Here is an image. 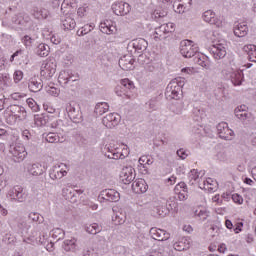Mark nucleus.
Returning a JSON list of instances; mask_svg holds the SVG:
<instances>
[{
    "label": "nucleus",
    "instance_id": "obj_33",
    "mask_svg": "<svg viewBox=\"0 0 256 256\" xmlns=\"http://www.w3.org/2000/svg\"><path fill=\"white\" fill-rule=\"evenodd\" d=\"M243 50L247 53L249 61L256 63V46L249 44L244 46Z\"/></svg>",
    "mask_w": 256,
    "mask_h": 256
},
{
    "label": "nucleus",
    "instance_id": "obj_10",
    "mask_svg": "<svg viewBox=\"0 0 256 256\" xmlns=\"http://www.w3.org/2000/svg\"><path fill=\"white\" fill-rule=\"evenodd\" d=\"M112 11L115 15H118L120 17H125V15H129L131 11V5L127 2H114L112 4Z\"/></svg>",
    "mask_w": 256,
    "mask_h": 256
},
{
    "label": "nucleus",
    "instance_id": "obj_57",
    "mask_svg": "<svg viewBox=\"0 0 256 256\" xmlns=\"http://www.w3.org/2000/svg\"><path fill=\"white\" fill-rule=\"evenodd\" d=\"M162 26L164 27V31L167 35V33H173L175 31V24L173 23H167V24H162Z\"/></svg>",
    "mask_w": 256,
    "mask_h": 256
},
{
    "label": "nucleus",
    "instance_id": "obj_52",
    "mask_svg": "<svg viewBox=\"0 0 256 256\" xmlns=\"http://www.w3.org/2000/svg\"><path fill=\"white\" fill-rule=\"evenodd\" d=\"M192 113L194 115V117H196V121H201V119H203V110L201 108L195 107L192 110Z\"/></svg>",
    "mask_w": 256,
    "mask_h": 256
},
{
    "label": "nucleus",
    "instance_id": "obj_48",
    "mask_svg": "<svg viewBox=\"0 0 256 256\" xmlns=\"http://www.w3.org/2000/svg\"><path fill=\"white\" fill-rule=\"evenodd\" d=\"M112 221H114L115 225H123L125 223V216L122 213H116L112 217Z\"/></svg>",
    "mask_w": 256,
    "mask_h": 256
},
{
    "label": "nucleus",
    "instance_id": "obj_17",
    "mask_svg": "<svg viewBox=\"0 0 256 256\" xmlns=\"http://www.w3.org/2000/svg\"><path fill=\"white\" fill-rule=\"evenodd\" d=\"M148 46L149 43L143 38L134 39L128 44V47H132L137 53H143V51H147Z\"/></svg>",
    "mask_w": 256,
    "mask_h": 256
},
{
    "label": "nucleus",
    "instance_id": "obj_2",
    "mask_svg": "<svg viewBox=\"0 0 256 256\" xmlns=\"http://www.w3.org/2000/svg\"><path fill=\"white\" fill-rule=\"evenodd\" d=\"M199 52V47L191 40H183L180 42V53L186 59H193Z\"/></svg>",
    "mask_w": 256,
    "mask_h": 256
},
{
    "label": "nucleus",
    "instance_id": "obj_18",
    "mask_svg": "<svg viewBox=\"0 0 256 256\" xmlns=\"http://www.w3.org/2000/svg\"><path fill=\"white\" fill-rule=\"evenodd\" d=\"M100 31L106 35H113L117 33V26H115V22L112 20H104V22L100 23Z\"/></svg>",
    "mask_w": 256,
    "mask_h": 256
},
{
    "label": "nucleus",
    "instance_id": "obj_41",
    "mask_svg": "<svg viewBox=\"0 0 256 256\" xmlns=\"http://www.w3.org/2000/svg\"><path fill=\"white\" fill-rule=\"evenodd\" d=\"M28 218L30 219V221H33V223H38V225H41V223H45V218L37 212H31L28 215Z\"/></svg>",
    "mask_w": 256,
    "mask_h": 256
},
{
    "label": "nucleus",
    "instance_id": "obj_55",
    "mask_svg": "<svg viewBox=\"0 0 256 256\" xmlns=\"http://www.w3.org/2000/svg\"><path fill=\"white\" fill-rule=\"evenodd\" d=\"M140 165H153V160H151V158H149V156H142L139 158L138 160Z\"/></svg>",
    "mask_w": 256,
    "mask_h": 256
},
{
    "label": "nucleus",
    "instance_id": "obj_31",
    "mask_svg": "<svg viewBox=\"0 0 256 256\" xmlns=\"http://www.w3.org/2000/svg\"><path fill=\"white\" fill-rule=\"evenodd\" d=\"M194 63H197V65H200V67H204L205 69H209V62H207V56H204L199 51L196 55L192 58Z\"/></svg>",
    "mask_w": 256,
    "mask_h": 256
},
{
    "label": "nucleus",
    "instance_id": "obj_46",
    "mask_svg": "<svg viewBox=\"0 0 256 256\" xmlns=\"http://www.w3.org/2000/svg\"><path fill=\"white\" fill-rule=\"evenodd\" d=\"M26 103L29 109H31V111H33L34 113H37V111H39L40 107L37 105V102L33 100V98H28L26 100Z\"/></svg>",
    "mask_w": 256,
    "mask_h": 256
},
{
    "label": "nucleus",
    "instance_id": "obj_51",
    "mask_svg": "<svg viewBox=\"0 0 256 256\" xmlns=\"http://www.w3.org/2000/svg\"><path fill=\"white\" fill-rule=\"evenodd\" d=\"M156 213L160 217H167V215H169V209H167L165 206H158L156 208Z\"/></svg>",
    "mask_w": 256,
    "mask_h": 256
},
{
    "label": "nucleus",
    "instance_id": "obj_64",
    "mask_svg": "<svg viewBox=\"0 0 256 256\" xmlns=\"http://www.w3.org/2000/svg\"><path fill=\"white\" fill-rule=\"evenodd\" d=\"M176 153H177L178 157H180V159H187V157H188L187 152L183 148H180L179 150H177Z\"/></svg>",
    "mask_w": 256,
    "mask_h": 256
},
{
    "label": "nucleus",
    "instance_id": "obj_21",
    "mask_svg": "<svg viewBox=\"0 0 256 256\" xmlns=\"http://www.w3.org/2000/svg\"><path fill=\"white\" fill-rule=\"evenodd\" d=\"M233 33L235 37H246L249 33V27L245 23L235 22L233 26Z\"/></svg>",
    "mask_w": 256,
    "mask_h": 256
},
{
    "label": "nucleus",
    "instance_id": "obj_13",
    "mask_svg": "<svg viewBox=\"0 0 256 256\" xmlns=\"http://www.w3.org/2000/svg\"><path fill=\"white\" fill-rule=\"evenodd\" d=\"M101 199L104 201H109L110 203H117L121 199V194L115 189H105L100 192Z\"/></svg>",
    "mask_w": 256,
    "mask_h": 256
},
{
    "label": "nucleus",
    "instance_id": "obj_56",
    "mask_svg": "<svg viewBox=\"0 0 256 256\" xmlns=\"http://www.w3.org/2000/svg\"><path fill=\"white\" fill-rule=\"evenodd\" d=\"M188 177L190 179L191 185H193L192 181H197V179H199V173L197 172V170L193 169V170L190 171Z\"/></svg>",
    "mask_w": 256,
    "mask_h": 256
},
{
    "label": "nucleus",
    "instance_id": "obj_27",
    "mask_svg": "<svg viewBox=\"0 0 256 256\" xmlns=\"http://www.w3.org/2000/svg\"><path fill=\"white\" fill-rule=\"evenodd\" d=\"M235 115L237 119L242 121L243 125H249L251 123V114L247 113L246 109H235Z\"/></svg>",
    "mask_w": 256,
    "mask_h": 256
},
{
    "label": "nucleus",
    "instance_id": "obj_15",
    "mask_svg": "<svg viewBox=\"0 0 256 256\" xmlns=\"http://www.w3.org/2000/svg\"><path fill=\"white\" fill-rule=\"evenodd\" d=\"M183 91H181L179 89V87H175V83H169L168 86L166 87V91H165V97L166 99H168L169 101H171V99H181V96Z\"/></svg>",
    "mask_w": 256,
    "mask_h": 256
},
{
    "label": "nucleus",
    "instance_id": "obj_59",
    "mask_svg": "<svg viewBox=\"0 0 256 256\" xmlns=\"http://www.w3.org/2000/svg\"><path fill=\"white\" fill-rule=\"evenodd\" d=\"M180 189H182L183 193H187V184H185V182L178 183L175 186L174 191L177 193Z\"/></svg>",
    "mask_w": 256,
    "mask_h": 256
},
{
    "label": "nucleus",
    "instance_id": "obj_35",
    "mask_svg": "<svg viewBox=\"0 0 256 256\" xmlns=\"http://www.w3.org/2000/svg\"><path fill=\"white\" fill-rule=\"evenodd\" d=\"M34 123L37 127H45L49 123V115L40 114L34 116Z\"/></svg>",
    "mask_w": 256,
    "mask_h": 256
},
{
    "label": "nucleus",
    "instance_id": "obj_16",
    "mask_svg": "<svg viewBox=\"0 0 256 256\" xmlns=\"http://www.w3.org/2000/svg\"><path fill=\"white\" fill-rule=\"evenodd\" d=\"M120 179L124 185H129L135 179V169L133 167H125L120 173Z\"/></svg>",
    "mask_w": 256,
    "mask_h": 256
},
{
    "label": "nucleus",
    "instance_id": "obj_19",
    "mask_svg": "<svg viewBox=\"0 0 256 256\" xmlns=\"http://www.w3.org/2000/svg\"><path fill=\"white\" fill-rule=\"evenodd\" d=\"M134 63L135 60L133 57H131V55H124L119 59V67H121L123 71H131L135 69V66H133Z\"/></svg>",
    "mask_w": 256,
    "mask_h": 256
},
{
    "label": "nucleus",
    "instance_id": "obj_43",
    "mask_svg": "<svg viewBox=\"0 0 256 256\" xmlns=\"http://www.w3.org/2000/svg\"><path fill=\"white\" fill-rule=\"evenodd\" d=\"M170 109L175 115H181L185 109V103L177 102L176 104H173Z\"/></svg>",
    "mask_w": 256,
    "mask_h": 256
},
{
    "label": "nucleus",
    "instance_id": "obj_39",
    "mask_svg": "<svg viewBox=\"0 0 256 256\" xmlns=\"http://www.w3.org/2000/svg\"><path fill=\"white\" fill-rule=\"evenodd\" d=\"M190 244L187 241V239L183 238L181 241L176 242L174 244V248L176 249V251H187V249H189Z\"/></svg>",
    "mask_w": 256,
    "mask_h": 256
},
{
    "label": "nucleus",
    "instance_id": "obj_9",
    "mask_svg": "<svg viewBox=\"0 0 256 256\" xmlns=\"http://www.w3.org/2000/svg\"><path fill=\"white\" fill-rule=\"evenodd\" d=\"M10 154L14 163H21L27 157V151L23 145H16L10 147Z\"/></svg>",
    "mask_w": 256,
    "mask_h": 256
},
{
    "label": "nucleus",
    "instance_id": "obj_12",
    "mask_svg": "<svg viewBox=\"0 0 256 256\" xmlns=\"http://www.w3.org/2000/svg\"><path fill=\"white\" fill-rule=\"evenodd\" d=\"M62 195L66 201H70V203H77V199H79V195H83V190H75L73 188H64L62 190Z\"/></svg>",
    "mask_w": 256,
    "mask_h": 256
},
{
    "label": "nucleus",
    "instance_id": "obj_62",
    "mask_svg": "<svg viewBox=\"0 0 256 256\" xmlns=\"http://www.w3.org/2000/svg\"><path fill=\"white\" fill-rule=\"evenodd\" d=\"M87 11H89L88 7H80L78 8V17H85V15H87Z\"/></svg>",
    "mask_w": 256,
    "mask_h": 256
},
{
    "label": "nucleus",
    "instance_id": "obj_54",
    "mask_svg": "<svg viewBox=\"0 0 256 256\" xmlns=\"http://www.w3.org/2000/svg\"><path fill=\"white\" fill-rule=\"evenodd\" d=\"M2 241L4 243H6V245H11V243H13L15 241V236H13V234H11V233H6L3 236Z\"/></svg>",
    "mask_w": 256,
    "mask_h": 256
},
{
    "label": "nucleus",
    "instance_id": "obj_29",
    "mask_svg": "<svg viewBox=\"0 0 256 256\" xmlns=\"http://www.w3.org/2000/svg\"><path fill=\"white\" fill-rule=\"evenodd\" d=\"M28 89L32 93H39L43 89V81L32 78L28 82Z\"/></svg>",
    "mask_w": 256,
    "mask_h": 256
},
{
    "label": "nucleus",
    "instance_id": "obj_60",
    "mask_svg": "<svg viewBox=\"0 0 256 256\" xmlns=\"http://www.w3.org/2000/svg\"><path fill=\"white\" fill-rule=\"evenodd\" d=\"M23 79V71L16 70L14 72V82L19 83Z\"/></svg>",
    "mask_w": 256,
    "mask_h": 256
},
{
    "label": "nucleus",
    "instance_id": "obj_1",
    "mask_svg": "<svg viewBox=\"0 0 256 256\" xmlns=\"http://www.w3.org/2000/svg\"><path fill=\"white\" fill-rule=\"evenodd\" d=\"M120 147H122L121 152H119V148H117V144L110 143L104 147V151H107L105 153V157H108V159H125L129 157V148L126 145L121 144Z\"/></svg>",
    "mask_w": 256,
    "mask_h": 256
},
{
    "label": "nucleus",
    "instance_id": "obj_37",
    "mask_svg": "<svg viewBox=\"0 0 256 256\" xmlns=\"http://www.w3.org/2000/svg\"><path fill=\"white\" fill-rule=\"evenodd\" d=\"M43 137L47 141V143H63V140L59 137V135L55 132H49L48 134H43Z\"/></svg>",
    "mask_w": 256,
    "mask_h": 256
},
{
    "label": "nucleus",
    "instance_id": "obj_47",
    "mask_svg": "<svg viewBox=\"0 0 256 256\" xmlns=\"http://www.w3.org/2000/svg\"><path fill=\"white\" fill-rule=\"evenodd\" d=\"M163 17H167V11L162 9H156L152 13V19H162Z\"/></svg>",
    "mask_w": 256,
    "mask_h": 256
},
{
    "label": "nucleus",
    "instance_id": "obj_58",
    "mask_svg": "<svg viewBox=\"0 0 256 256\" xmlns=\"http://www.w3.org/2000/svg\"><path fill=\"white\" fill-rule=\"evenodd\" d=\"M22 43L25 45V47H31L33 45V39L29 35H25L22 38Z\"/></svg>",
    "mask_w": 256,
    "mask_h": 256
},
{
    "label": "nucleus",
    "instance_id": "obj_7",
    "mask_svg": "<svg viewBox=\"0 0 256 256\" xmlns=\"http://www.w3.org/2000/svg\"><path fill=\"white\" fill-rule=\"evenodd\" d=\"M216 129L220 139H224L225 141H233L235 132L229 128V124H227V122H220L216 126Z\"/></svg>",
    "mask_w": 256,
    "mask_h": 256
},
{
    "label": "nucleus",
    "instance_id": "obj_40",
    "mask_svg": "<svg viewBox=\"0 0 256 256\" xmlns=\"http://www.w3.org/2000/svg\"><path fill=\"white\" fill-rule=\"evenodd\" d=\"M95 29V24H86L82 28L78 29L77 35L78 37H83V35H87L88 33H91Z\"/></svg>",
    "mask_w": 256,
    "mask_h": 256
},
{
    "label": "nucleus",
    "instance_id": "obj_22",
    "mask_svg": "<svg viewBox=\"0 0 256 256\" xmlns=\"http://www.w3.org/2000/svg\"><path fill=\"white\" fill-rule=\"evenodd\" d=\"M150 235L155 241H167L170 237L169 233L165 232V230L157 228H151Z\"/></svg>",
    "mask_w": 256,
    "mask_h": 256
},
{
    "label": "nucleus",
    "instance_id": "obj_4",
    "mask_svg": "<svg viewBox=\"0 0 256 256\" xmlns=\"http://www.w3.org/2000/svg\"><path fill=\"white\" fill-rule=\"evenodd\" d=\"M56 72L57 60H55V58H49L42 63L40 74L42 77H45V79H51Z\"/></svg>",
    "mask_w": 256,
    "mask_h": 256
},
{
    "label": "nucleus",
    "instance_id": "obj_36",
    "mask_svg": "<svg viewBox=\"0 0 256 256\" xmlns=\"http://www.w3.org/2000/svg\"><path fill=\"white\" fill-rule=\"evenodd\" d=\"M63 249L64 251H72L75 252V250L77 249V240L72 238L70 240H65L63 243Z\"/></svg>",
    "mask_w": 256,
    "mask_h": 256
},
{
    "label": "nucleus",
    "instance_id": "obj_28",
    "mask_svg": "<svg viewBox=\"0 0 256 256\" xmlns=\"http://www.w3.org/2000/svg\"><path fill=\"white\" fill-rule=\"evenodd\" d=\"M227 79H231L233 85L235 87L241 85L243 83V71L241 70H235L230 72V77H227Z\"/></svg>",
    "mask_w": 256,
    "mask_h": 256
},
{
    "label": "nucleus",
    "instance_id": "obj_34",
    "mask_svg": "<svg viewBox=\"0 0 256 256\" xmlns=\"http://www.w3.org/2000/svg\"><path fill=\"white\" fill-rule=\"evenodd\" d=\"M109 111V104L106 102H99L96 104L94 113L98 117H101V115H104V113H107Z\"/></svg>",
    "mask_w": 256,
    "mask_h": 256
},
{
    "label": "nucleus",
    "instance_id": "obj_5",
    "mask_svg": "<svg viewBox=\"0 0 256 256\" xmlns=\"http://www.w3.org/2000/svg\"><path fill=\"white\" fill-rule=\"evenodd\" d=\"M66 112L68 113L69 119L73 123H81L83 121V113H81V108L75 102H70L66 105Z\"/></svg>",
    "mask_w": 256,
    "mask_h": 256
},
{
    "label": "nucleus",
    "instance_id": "obj_14",
    "mask_svg": "<svg viewBox=\"0 0 256 256\" xmlns=\"http://www.w3.org/2000/svg\"><path fill=\"white\" fill-rule=\"evenodd\" d=\"M120 121L121 116H119L117 113H110L102 119V123L105 127H107V129H113V127H117Z\"/></svg>",
    "mask_w": 256,
    "mask_h": 256
},
{
    "label": "nucleus",
    "instance_id": "obj_25",
    "mask_svg": "<svg viewBox=\"0 0 256 256\" xmlns=\"http://www.w3.org/2000/svg\"><path fill=\"white\" fill-rule=\"evenodd\" d=\"M61 22L62 29H64V31H73V29L77 27V22H75V18L71 15L62 17Z\"/></svg>",
    "mask_w": 256,
    "mask_h": 256
},
{
    "label": "nucleus",
    "instance_id": "obj_49",
    "mask_svg": "<svg viewBox=\"0 0 256 256\" xmlns=\"http://www.w3.org/2000/svg\"><path fill=\"white\" fill-rule=\"evenodd\" d=\"M154 34V39H161V37L167 35V33L165 32V26H163L162 24L160 27L156 28Z\"/></svg>",
    "mask_w": 256,
    "mask_h": 256
},
{
    "label": "nucleus",
    "instance_id": "obj_26",
    "mask_svg": "<svg viewBox=\"0 0 256 256\" xmlns=\"http://www.w3.org/2000/svg\"><path fill=\"white\" fill-rule=\"evenodd\" d=\"M9 111L12 115H14V117H17V119L22 120L26 119L27 117V111L23 106L12 105L10 106Z\"/></svg>",
    "mask_w": 256,
    "mask_h": 256
},
{
    "label": "nucleus",
    "instance_id": "obj_45",
    "mask_svg": "<svg viewBox=\"0 0 256 256\" xmlns=\"http://www.w3.org/2000/svg\"><path fill=\"white\" fill-rule=\"evenodd\" d=\"M69 71H61L58 76L59 83H62L63 85H67L69 83Z\"/></svg>",
    "mask_w": 256,
    "mask_h": 256
},
{
    "label": "nucleus",
    "instance_id": "obj_3",
    "mask_svg": "<svg viewBox=\"0 0 256 256\" xmlns=\"http://www.w3.org/2000/svg\"><path fill=\"white\" fill-rule=\"evenodd\" d=\"M12 23L21 31H27V29H31L33 20H31V17L25 13H18L12 17Z\"/></svg>",
    "mask_w": 256,
    "mask_h": 256
},
{
    "label": "nucleus",
    "instance_id": "obj_20",
    "mask_svg": "<svg viewBox=\"0 0 256 256\" xmlns=\"http://www.w3.org/2000/svg\"><path fill=\"white\" fill-rule=\"evenodd\" d=\"M203 20L210 25H215V27H222L223 22L215 17V14L211 10H207L203 13Z\"/></svg>",
    "mask_w": 256,
    "mask_h": 256
},
{
    "label": "nucleus",
    "instance_id": "obj_53",
    "mask_svg": "<svg viewBox=\"0 0 256 256\" xmlns=\"http://www.w3.org/2000/svg\"><path fill=\"white\" fill-rule=\"evenodd\" d=\"M170 83H174L175 84L174 86L176 87V89L178 87L180 91H183L182 89L185 86V79L176 78V79L172 80Z\"/></svg>",
    "mask_w": 256,
    "mask_h": 256
},
{
    "label": "nucleus",
    "instance_id": "obj_42",
    "mask_svg": "<svg viewBox=\"0 0 256 256\" xmlns=\"http://www.w3.org/2000/svg\"><path fill=\"white\" fill-rule=\"evenodd\" d=\"M85 231L90 235H97V233H101V227H99V224L93 223L89 226H86Z\"/></svg>",
    "mask_w": 256,
    "mask_h": 256
},
{
    "label": "nucleus",
    "instance_id": "obj_63",
    "mask_svg": "<svg viewBox=\"0 0 256 256\" xmlns=\"http://www.w3.org/2000/svg\"><path fill=\"white\" fill-rule=\"evenodd\" d=\"M18 227H19V229H21L23 231H29V229L31 228V226L29 224H27V222H25V221L18 223Z\"/></svg>",
    "mask_w": 256,
    "mask_h": 256
},
{
    "label": "nucleus",
    "instance_id": "obj_50",
    "mask_svg": "<svg viewBox=\"0 0 256 256\" xmlns=\"http://www.w3.org/2000/svg\"><path fill=\"white\" fill-rule=\"evenodd\" d=\"M165 207L168 209L169 213H171L173 209H177V202L175 201V198H169Z\"/></svg>",
    "mask_w": 256,
    "mask_h": 256
},
{
    "label": "nucleus",
    "instance_id": "obj_6",
    "mask_svg": "<svg viewBox=\"0 0 256 256\" xmlns=\"http://www.w3.org/2000/svg\"><path fill=\"white\" fill-rule=\"evenodd\" d=\"M7 197L8 199H11V201L25 203L27 200V193L25 192V189L22 188V186L16 185L8 191Z\"/></svg>",
    "mask_w": 256,
    "mask_h": 256
},
{
    "label": "nucleus",
    "instance_id": "obj_30",
    "mask_svg": "<svg viewBox=\"0 0 256 256\" xmlns=\"http://www.w3.org/2000/svg\"><path fill=\"white\" fill-rule=\"evenodd\" d=\"M32 15L35 19H47V17H49V10L45 8L34 7L32 9Z\"/></svg>",
    "mask_w": 256,
    "mask_h": 256
},
{
    "label": "nucleus",
    "instance_id": "obj_23",
    "mask_svg": "<svg viewBox=\"0 0 256 256\" xmlns=\"http://www.w3.org/2000/svg\"><path fill=\"white\" fill-rule=\"evenodd\" d=\"M28 173L33 175L34 177H39V175H43L44 171H47V168L43 166L41 163L29 164L27 167Z\"/></svg>",
    "mask_w": 256,
    "mask_h": 256
},
{
    "label": "nucleus",
    "instance_id": "obj_32",
    "mask_svg": "<svg viewBox=\"0 0 256 256\" xmlns=\"http://www.w3.org/2000/svg\"><path fill=\"white\" fill-rule=\"evenodd\" d=\"M49 51H51V48L45 43H40L35 49V53L39 57H47L49 55Z\"/></svg>",
    "mask_w": 256,
    "mask_h": 256
},
{
    "label": "nucleus",
    "instance_id": "obj_11",
    "mask_svg": "<svg viewBox=\"0 0 256 256\" xmlns=\"http://www.w3.org/2000/svg\"><path fill=\"white\" fill-rule=\"evenodd\" d=\"M211 55H213L214 59H224L227 55L226 44L224 43H216L213 44L209 49Z\"/></svg>",
    "mask_w": 256,
    "mask_h": 256
},
{
    "label": "nucleus",
    "instance_id": "obj_38",
    "mask_svg": "<svg viewBox=\"0 0 256 256\" xmlns=\"http://www.w3.org/2000/svg\"><path fill=\"white\" fill-rule=\"evenodd\" d=\"M120 85L122 86V89L129 91L130 94L135 90V84H133V81L129 80V78L122 79Z\"/></svg>",
    "mask_w": 256,
    "mask_h": 256
},
{
    "label": "nucleus",
    "instance_id": "obj_8",
    "mask_svg": "<svg viewBox=\"0 0 256 256\" xmlns=\"http://www.w3.org/2000/svg\"><path fill=\"white\" fill-rule=\"evenodd\" d=\"M67 169V164L64 163L54 165L49 171L50 179H53V181L63 179L67 175Z\"/></svg>",
    "mask_w": 256,
    "mask_h": 256
},
{
    "label": "nucleus",
    "instance_id": "obj_44",
    "mask_svg": "<svg viewBox=\"0 0 256 256\" xmlns=\"http://www.w3.org/2000/svg\"><path fill=\"white\" fill-rule=\"evenodd\" d=\"M115 93L118 97H127V99H131V97H133V95H131V93H129V91H126L125 89H123V87L120 85H118L115 88Z\"/></svg>",
    "mask_w": 256,
    "mask_h": 256
},
{
    "label": "nucleus",
    "instance_id": "obj_24",
    "mask_svg": "<svg viewBox=\"0 0 256 256\" xmlns=\"http://www.w3.org/2000/svg\"><path fill=\"white\" fill-rule=\"evenodd\" d=\"M147 189H149V185H147L145 179H138L132 183V191L134 193H147Z\"/></svg>",
    "mask_w": 256,
    "mask_h": 256
},
{
    "label": "nucleus",
    "instance_id": "obj_61",
    "mask_svg": "<svg viewBox=\"0 0 256 256\" xmlns=\"http://www.w3.org/2000/svg\"><path fill=\"white\" fill-rule=\"evenodd\" d=\"M232 201H234V203H238V205H242L243 197L239 194H233L232 195Z\"/></svg>",
    "mask_w": 256,
    "mask_h": 256
}]
</instances>
